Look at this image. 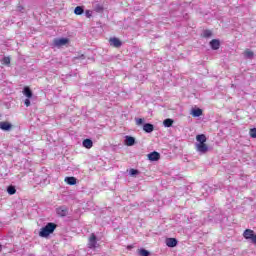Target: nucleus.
<instances>
[{"label":"nucleus","instance_id":"7","mask_svg":"<svg viewBox=\"0 0 256 256\" xmlns=\"http://www.w3.org/2000/svg\"><path fill=\"white\" fill-rule=\"evenodd\" d=\"M149 161H159L161 159V154L159 152L154 151L148 154Z\"/></svg>","mask_w":256,"mask_h":256},{"label":"nucleus","instance_id":"24","mask_svg":"<svg viewBox=\"0 0 256 256\" xmlns=\"http://www.w3.org/2000/svg\"><path fill=\"white\" fill-rule=\"evenodd\" d=\"M163 124H164L165 127H172L173 126V120L170 119V118L165 119Z\"/></svg>","mask_w":256,"mask_h":256},{"label":"nucleus","instance_id":"17","mask_svg":"<svg viewBox=\"0 0 256 256\" xmlns=\"http://www.w3.org/2000/svg\"><path fill=\"white\" fill-rule=\"evenodd\" d=\"M191 115L192 117H201V115H203V110L200 108L192 109Z\"/></svg>","mask_w":256,"mask_h":256},{"label":"nucleus","instance_id":"2","mask_svg":"<svg viewBox=\"0 0 256 256\" xmlns=\"http://www.w3.org/2000/svg\"><path fill=\"white\" fill-rule=\"evenodd\" d=\"M243 237L244 239H247L248 241H251V243L256 245V234L255 231H253L252 229H246L243 232Z\"/></svg>","mask_w":256,"mask_h":256},{"label":"nucleus","instance_id":"26","mask_svg":"<svg viewBox=\"0 0 256 256\" xmlns=\"http://www.w3.org/2000/svg\"><path fill=\"white\" fill-rule=\"evenodd\" d=\"M249 135L252 139H256V128H252L249 130Z\"/></svg>","mask_w":256,"mask_h":256},{"label":"nucleus","instance_id":"22","mask_svg":"<svg viewBox=\"0 0 256 256\" xmlns=\"http://www.w3.org/2000/svg\"><path fill=\"white\" fill-rule=\"evenodd\" d=\"M254 55H255V54L253 53V51H251V50H249V49H246V50L244 51V56H245V57H248L249 59L253 58Z\"/></svg>","mask_w":256,"mask_h":256},{"label":"nucleus","instance_id":"9","mask_svg":"<svg viewBox=\"0 0 256 256\" xmlns=\"http://www.w3.org/2000/svg\"><path fill=\"white\" fill-rule=\"evenodd\" d=\"M143 131H145V133H153V131H155V126L151 123H146L143 125Z\"/></svg>","mask_w":256,"mask_h":256},{"label":"nucleus","instance_id":"28","mask_svg":"<svg viewBox=\"0 0 256 256\" xmlns=\"http://www.w3.org/2000/svg\"><path fill=\"white\" fill-rule=\"evenodd\" d=\"M135 121H136V125H143L145 120L143 118H136Z\"/></svg>","mask_w":256,"mask_h":256},{"label":"nucleus","instance_id":"5","mask_svg":"<svg viewBox=\"0 0 256 256\" xmlns=\"http://www.w3.org/2000/svg\"><path fill=\"white\" fill-rule=\"evenodd\" d=\"M67 43H69V39H67V38L54 39V45L56 47H63V45H67Z\"/></svg>","mask_w":256,"mask_h":256},{"label":"nucleus","instance_id":"33","mask_svg":"<svg viewBox=\"0 0 256 256\" xmlns=\"http://www.w3.org/2000/svg\"><path fill=\"white\" fill-rule=\"evenodd\" d=\"M0 251H1V244H0Z\"/></svg>","mask_w":256,"mask_h":256},{"label":"nucleus","instance_id":"31","mask_svg":"<svg viewBox=\"0 0 256 256\" xmlns=\"http://www.w3.org/2000/svg\"><path fill=\"white\" fill-rule=\"evenodd\" d=\"M76 59H85V55L81 54L80 56L74 57V60H76Z\"/></svg>","mask_w":256,"mask_h":256},{"label":"nucleus","instance_id":"12","mask_svg":"<svg viewBox=\"0 0 256 256\" xmlns=\"http://www.w3.org/2000/svg\"><path fill=\"white\" fill-rule=\"evenodd\" d=\"M125 145H127V147H133V145H135V139L133 136H126Z\"/></svg>","mask_w":256,"mask_h":256},{"label":"nucleus","instance_id":"16","mask_svg":"<svg viewBox=\"0 0 256 256\" xmlns=\"http://www.w3.org/2000/svg\"><path fill=\"white\" fill-rule=\"evenodd\" d=\"M82 145L85 147V149H91L93 147V140L85 139L83 140Z\"/></svg>","mask_w":256,"mask_h":256},{"label":"nucleus","instance_id":"25","mask_svg":"<svg viewBox=\"0 0 256 256\" xmlns=\"http://www.w3.org/2000/svg\"><path fill=\"white\" fill-rule=\"evenodd\" d=\"M3 65H11V58L9 56H6L2 60Z\"/></svg>","mask_w":256,"mask_h":256},{"label":"nucleus","instance_id":"30","mask_svg":"<svg viewBox=\"0 0 256 256\" xmlns=\"http://www.w3.org/2000/svg\"><path fill=\"white\" fill-rule=\"evenodd\" d=\"M86 17L88 18V19H91V11L90 10H86Z\"/></svg>","mask_w":256,"mask_h":256},{"label":"nucleus","instance_id":"11","mask_svg":"<svg viewBox=\"0 0 256 256\" xmlns=\"http://www.w3.org/2000/svg\"><path fill=\"white\" fill-rule=\"evenodd\" d=\"M12 127L13 125L9 122H0V129H2V131H11Z\"/></svg>","mask_w":256,"mask_h":256},{"label":"nucleus","instance_id":"13","mask_svg":"<svg viewBox=\"0 0 256 256\" xmlns=\"http://www.w3.org/2000/svg\"><path fill=\"white\" fill-rule=\"evenodd\" d=\"M178 241L175 238H167L166 245L167 247H177Z\"/></svg>","mask_w":256,"mask_h":256},{"label":"nucleus","instance_id":"32","mask_svg":"<svg viewBox=\"0 0 256 256\" xmlns=\"http://www.w3.org/2000/svg\"><path fill=\"white\" fill-rule=\"evenodd\" d=\"M127 249H133V246H127Z\"/></svg>","mask_w":256,"mask_h":256},{"label":"nucleus","instance_id":"18","mask_svg":"<svg viewBox=\"0 0 256 256\" xmlns=\"http://www.w3.org/2000/svg\"><path fill=\"white\" fill-rule=\"evenodd\" d=\"M196 141H198V143H207V136H205V134H199L196 136Z\"/></svg>","mask_w":256,"mask_h":256},{"label":"nucleus","instance_id":"3","mask_svg":"<svg viewBox=\"0 0 256 256\" xmlns=\"http://www.w3.org/2000/svg\"><path fill=\"white\" fill-rule=\"evenodd\" d=\"M96 247H97V236H95V233H92L88 238V248L95 249Z\"/></svg>","mask_w":256,"mask_h":256},{"label":"nucleus","instance_id":"21","mask_svg":"<svg viewBox=\"0 0 256 256\" xmlns=\"http://www.w3.org/2000/svg\"><path fill=\"white\" fill-rule=\"evenodd\" d=\"M138 255L140 256H148L150 255L148 250H145L144 248L138 249Z\"/></svg>","mask_w":256,"mask_h":256},{"label":"nucleus","instance_id":"27","mask_svg":"<svg viewBox=\"0 0 256 256\" xmlns=\"http://www.w3.org/2000/svg\"><path fill=\"white\" fill-rule=\"evenodd\" d=\"M130 175H132V177L133 176H135V175H139V170H137V169H130Z\"/></svg>","mask_w":256,"mask_h":256},{"label":"nucleus","instance_id":"10","mask_svg":"<svg viewBox=\"0 0 256 256\" xmlns=\"http://www.w3.org/2000/svg\"><path fill=\"white\" fill-rule=\"evenodd\" d=\"M210 47H211V49H213V51H217V49H219V47H221V42H219V40H217V39H213L210 42Z\"/></svg>","mask_w":256,"mask_h":256},{"label":"nucleus","instance_id":"8","mask_svg":"<svg viewBox=\"0 0 256 256\" xmlns=\"http://www.w3.org/2000/svg\"><path fill=\"white\" fill-rule=\"evenodd\" d=\"M110 45H112V47H116L119 48L121 47V45H123V43L121 42V40H119V38H110L109 40Z\"/></svg>","mask_w":256,"mask_h":256},{"label":"nucleus","instance_id":"19","mask_svg":"<svg viewBox=\"0 0 256 256\" xmlns=\"http://www.w3.org/2000/svg\"><path fill=\"white\" fill-rule=\"evenodd\" d=\"M74 13H75V15H83V13H85V10L83 9L82 6H77L74 9Z\"/></svg>","mask_w":256,"mask_h":256},{"label":"nucleus","instance_id":"6","mask_svg":"<svg viewBox=\"0 0 256 256\" xmlns=\"http://www.w3.org/2000/svg\"><path fill=\"white\" fill-rule=\"evenodd\" d=\"M56 213L57 215H59V217H67V213H69V210L67 209V207L61 206L56 209Z\"/></svg>","mask_w":256,"mask_h":256},{"label":"nucleus","instance_id":"4","mask_svg":"<svg viewBox=\"0 0 256 256\" xmlns=\"http://www.w3.org/2000/svg\"><path fill=\"white\" fill-rule=\"evenodd\" d=\"M196 150L198 151V153H207V151H209V146H207V144L205 142L197 143Z\"/></svg>","mask_w":256,"mask_h":256},{"label":"nucleus","instance_id":"20","mask_svg":"<svg viewBox=\"0 0 256 256\" xmlns=\"http://www.w3.org/2000/svg\"><path fill=\"white\" fill-rule=\"evenodd\" d=\"M213 35V32H211V30H204L202 37H204L205 39H209V37H211Z\"/></svg>","mask_w":256,"mask_h":256},{"label":"nucleus","instance_id":"23","mask_svg":"<svg viewBox=\"0 0 256 256\" xmlns=\"http://www.w3.org/2000/svg\"><path fill=\"white\" fill-rule=\"evenodd\" d=\"M7 192L9 195H15V193H17V189H15V186H9L7 188Z\"/></svg>","mask_w":256,"mask_h":256},{"label":"nucleus","instance_id":"14","mask_svg":"<svg viewBox=\"0 0 256 256\" xmlns=\"http://www.w3.org/2000/svg\"><path fill=\"white\" fill-rule=\"evenodd\" d=\"M23 95H25L27 99H31L33 97V92L31 91V88H29L28 86L24 87Z\"/></svg>","mask_w":256,"mask_h":256},{"label":"nucleus","instance_id":"1","mask_svg":"<svg viewBox=\"0 0 256 256\" xmlns=\"http://www.w3.org/2000/svg\"><path fill=\"white\" fill-rule=\"evenodd\" d=\"M57 229V224L53 222H49L47 225L42 227L39 232V237H49L51 233H54V231Z\"/></svg>","mask_w":256,"mask_h":256},{"label":"nucleus","instance_id":"29","mask_svg":"<svg viewBox=\"0 0 256 256\" xmlns=\"http://www.w3.org/2000/svg\"><path fill=\"white\" fill-rule=\"evenodd\" d=\"M24 104H25L27 107H30V106H31V100H29V98H27V99L24 101Z\"/></svg>","mask_w":256,"mask_h":256},{"label":"nucleus","instance_id":"15","mask_svg":"<svg viewBox=\"0 0 256 256\" xmlns=\"http://www.w3.org/2000/svg\"><path fill=\"white\" fill-rule=\"evenodd\" d=\"M65 183H67V185H77V178L71 176V177H66L64 179Z\"/></svg>","mask_w":256,"mask_h":256}]
</instances>
